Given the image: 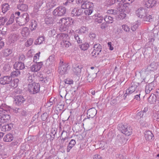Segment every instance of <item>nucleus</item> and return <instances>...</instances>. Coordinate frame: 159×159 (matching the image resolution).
<instances>
[{"instance_id": "1", "label": "nucleus", "mask_w": 159, "mask_h": 159, "mask_svg": "<svg viewBox=\"0 0 159 159\" xmlns=\"http://www.w3.org/2000/svg\"><path fill=\"white\" fill-rule=\"evenodd\" d=\"M40 85L39 83L33 82L28 85V91L30 94H35L40 90Z\"/></svg>"}, {"instance_id": "2", "label": "nucleus", "mask_w": 159, "mask_h": 159, "mask_svg": "<svg viewBox=\"0 0 159 159\" xmlns=\"http://www.w3.org/2000/svg\"><path fill=\"white\" fill-rule=\"evenodd\" d=\"M138 85V83L135 81H133L131 83L130 87L126 90V92L124 95V99H125L127 95H129L133 92H134Z\"/></svg>"}, {"instance_id": "3", "label": "nucleus", "mask_w": 159, "mask_h": 159, "mask_svg": "<svg viewBox=\"0 0 159 159\" xmlns=\"http://www.w3.org/2000/svg\"><path fill=\"white\" fill-rule=\"evenodd\" d=\"M30 20V16L27 13L22 14L19 17V20L18 21L19 25L22 26L26 24Z\"/></svg>"}, {"instance_id": "4", "label": "nucleus", "mask_w": 159, "mask_h": 159, "mask_svg": "<svg viewBox=\"0 0 159 159\" xmlns=\"http://www.w3.org/2000/svg\"><path fill=\"white\" fill-rule=\"evenodd\" d=\"M66 35H67L66 34L61 33L58 34L57 36V38H59V39L62 40V41L61 42V47L63 48H68L71 45V43L70 42L64 39V38L65 37Z\"/></svg>"}, {"instance_id": "5", "label": "nucleus", "mask_w": 159, "mask_h": 159, "mask_svg": "<svg viewBox=\"0 0 159 159\" xmlns=\"http://www.w3.org/2000/svg\"><path fill=\"white\" fill-rule=\"evenodd\" d=\"M118 129L120 130L122 133L128 136L130 135L132 132V129L130 126L126 125H123L121 127L119 126Z\"/></svg>"}, {"instance_id": "6", "label": "nucleus", "mask_w": 159, "mask_h": 159, "mask_svg": "<svg viewBox=\"0 0 159 159\" xmlns=\"http://www.w3.org/2000/svg\"><path fill=\"white\" fill-rule=\"evenodd\" d=\"M66 8L62 6L57 7L53 11V14L55 16H62L66 13Z\"/></svg>"}, {"instance_id": "7", "label": "nucleus", "mask_w": 159, "mask_h": 159, "mask_svg": "<svg viewBox=\"0 0 159 159\" xmlns=\"http://www.w3.org/2000/svg\"><path fill=\"white\" fill-rule=\"evenodd\" d=\"M94 50L91 53L93 56H96L98 55L100 52L102 50V46L99 44H96L94 45Z\"/></svg>"}, {"instance_id": "8", "label": "nucleus", "mask_w": 159, "mask_h": 159, "mask_svg": "<svg viewBox=\"0 0 159 159\" xmlns=\"http://www.w3.org/2000/svg\"><path fill=\"white\" fill-rule=\"evenodd\" d=\"M12 80V78L10 76H4L0 78V84L2 85L8 84Z\"/></svg>"}, {"instance_id": "9", "label": "nucleus", "mask_w": 159, "mask_h": 159, "mask_svg": "<svg viewBox=\"0 0 159 159\" xmlns=\"http://www.w3.org/2000/svg\"><path fill=\"white\" fill-rule=\"evenodd\" d=\"M43 64L42 62H36L33 65L30 67L31 71L35 72L39 71L42 67Z\"/></svg>"}, {"instance_id": "10", "label": "nucleus", "mask_w": 159, "mask_h": 159, "mask_svg": "<svg viewBox=\"0 0 159 159\" xmlns=\"http://www.w3.org/2000/svg\"><path fill=\"white\" fill-rule=\"evenodd\" d=\"M146 13V11L143 7H140L135 11L136 16L138 17L141 19L145 16Z\"/></svg>"}, {"instance_id": "11", "label": "nucleus", "mask_w": 159, "mask_h": 159, "mask_svg": "<svg viewBox=\"0 0 159 159\" xmlns=\"http://www.w3.org/2000/svg\"><path fill=\"white\" fill-rule=\"evenodd\" d=\"M156 4V0H146L143 3L144 6L147 8H152L154 7Z\"/></svg>"}, {"instance_id": "12", "label": "nucleus", "mask_w": 159, "mask_h": 159, "mask_svg": "<svg viewBox=\"0 0 159 159\" xmlns=\"http://www.w3.org/2000/svg\"><path fill=\"white\" fill-rule=\"evenodd\" d=\"M10 107L5 104H2L0 106V119L4 114L9 110Z\"/></svg>"}, {"instance_id": "13", "label": "nucleus", "mask_w": 159, "mask_h": 159, "mask_svg": "<svg viewBox=\"0 0 159 159\" xmlns=\"http://www.w3.org/2000/svg\"><path fill=\"white\" fill-rule=\"evenodd\" d=\"M97 113V110L94 108H93L89 109L87 111V116L88 119L93 118L96 115Z\"/></svg>"}, {"instance_id": "14", "label": "nucleus", "mask_w": 159, "mask_h": 159, "mask_svg": "<svg viewBox=\"0 0 159 159\" xmlns=\"http://www.w3.org/2000/svg\"><path fill=\"white\" fill-rule=\"evenodd\" d=\"M82 68V67L81 65L77 64L73 66L72 70L75 75H79L81 73V69Z\"/></svg>"}, {"instance_id": "15", "label": "nucleus", "mask_w": 159, "mask_h": 159, "mask_svg": "<svg viewBox=\"0 0 159 159\" xmlns=\"http://www.w3.org/2000/svg\"><path fill=\"white\" fill-rule=\"evenodd\" d=\"M68 68H69V65H62L61 66H59L58 71L60 74L63 75L66 73Z\"/></svg>"}, {"instance_id": "16", "label": "nucleus", "mask_w": 159, "mask_h": 159, "mask_svg": "<svg viewBox=\"0 0 159 159\" xmlns=\"http://www.w3.org/2000/svg\"><path fill=\"white\" fill-rule=\"evenodd\" d=\"M25 101V99L21 95L16 96L15 98L14 102L16 105H20Z\"/></svg>"}, {"instance_id": "17", "label": "nucleus", "mask_w": 159, "mask_h": 159, "mask_svg": "<svg viewBox=\"0 0 159 159\" xmlns=\"http://www.w3.org/2000/svg\"><path fill=\"white\" fill-rule=\"evenodd\" d=\"M8 39L10 43H14L19 39V35L18 34H13L10 35Z\"/></svg>"}, {"instance_id": "18", "label": "nucleus", "mask_w": 159, "mask_h": 159, "mask_svg": "<svg viewBox=\"0 0 159 159\" xmlns=\"http://www.w3.org/2000/svg\"><path fill=\"white\" fill-rule=\"evenodd\" d=\"M44 2H45L46 3V5H47V0H37L36 6L34 7V11H38V10L39 8H40ZM46 6L47 7H49V6H47V5H46Z\"/></svg>"}, {"instance_id": "19", "label": "nucleus", "mask_w": 159, "mask_h": 159, "mask_svg": "<svg viewBox=\"0 0 159 159\" xmlns=\"http://www.w3.org/2000/svg\"><path fill=\"white\" fill-rule=\"evenodd\" d=\"M116 9L120 12L123 11L124 9L123 8V0H117L116 3Z\"/></svg>"}, {"instance_id": "20", "label": "nucleus", "mask_w": 159, "mask_h": 159, "mask_svg": "<svg viewBox=\"0 0 159 159\" xmlns=\"http://www.w3.org/2000/svg\"><path fill=\"white\" fill-rule=\"evenodd\" d=\"M93 6V3L87 0L85 3L81 5V7L83 9H92Z\"/></svg>"}, {"instance_id": "21", "label": "nucleus", "mask_w": 159, "mask_h": 159, "mask_svg": "<svg viewBox=\"0 0 159 159\" xmlns=\"http://www.w3.org/2000/svg\"><path fill=\"white\" fill-rule=\"evenodd\" d=\"M54 57L55 56L54 55H52L49 57V58L46 61L45 64L47 66H49L54 64L55 62Z\"/></svg>"}, {"instance_id": "22", "label": "nucleus", "mask_w": 159, "mask_h": 159, "mask_svg": "<svg viewBox=\"0 0 159 159\" xmlns=\"http://www.w3.org/2000/svg\"><path fill=\"white\" fill-rule=\"evenodd\" d=\"M126 141V139L123 136L120 135L117 136L116 142L119 145L124 144Z\"/></svg>"}, {"instance_id": "23", "label": "nucleus", "mask_w": 159, "mask_h": 159, "mask_svg": "<svg viewBox=\"0 0 159 159\" xmlns=\"http://www.w3.org/2000/svg\"><path fill=\"white\" fill-rule=\"evenodd\" d=\"M14 67L15 69L17 70H22L25 68L24 64L22 62H16L14 65Z\"/></svg>"}, {"instance_id": "24", "label": "nucleus", "mask_w": 159, "mask_h": 159, "mask_svg": "<svg viewBox=\"0 0 159 159\" xmlns=\"http://www.w3.org/2000/svg\"><path fill=\"white\" fill-rule=\"evenodd\" d=\"M144 137L146 140H151L153 137V135L150 131H146L144 133Z\"/></svg>"}, {"instance_id": "25", "label": "nucleus", "mask_w": 159, "mask_h": 159, "mask_svg": "<svg viewBox=\"0 0 159 159\" xmlns=\"http://www.w3.org/2000/svg\"><path fill=\"white\" fill-rule=\"evenodd\" d=\"M10 118V116L6 112L1 117L0 121L1 123H4L8 122Z\"/></svg>"}, {"instance_id": "26", "label": "nucleus", "mask_w": 159, "mask_h": 159, "mask_svg": "<svg viewBox=\"0 0 159 159\" xmlns=\"http://www.w3.org/2000/svg\"><path fill=\"white\" fill-rule=\"evenodd\" d=\"M74 38L77 41L78 43H82V40L83 39L84 36L80 33L78 34H75L74 35Z\"/></svg>"}, {"instance_id": "27", "label": "nucleus", "mask_w": 159, "mask_h": 159, "mask_svg": "<svg viewBox=\"0 0 159 159\" xmlns=\"http://www.w3.org/2000/svg\"><path fill=\"white\" fill-rule=\"evenodd\" d=\"M13 139V136L12 134L9 133L6 135L4 137L3 141L5 142H10Z\"/></svg>"}, {"instance_id": "28", "label": "nucleus", "mask_w": 159, "mask_h": 159, "mask_svg": "<svg viewBox=\"0 0 159 159\" xmlns=\"http://www.w3.org/2000/svg\"><path fill=\"white\" fill-rule=\"evenodd\" d=\"M11 63L9 62H4L3 68V71L8 72L9 71L11 68Z\"/></svg>"}, {"instance_id": "29", "label": "nucleus", "mask_w": 159, "mask_h": 159, "mask_svg": "<svg viewBox=\"0 0 159 159\" xmlns=\"http://www.w3.org/2000/svg\"><path fill=\"white\" fill-rule=\"evenodd\" d=\"M30 31L29 29L26 27L23 28L21 31V34L22 36L24 37L27 36L30 34Z\"/></svg>"}, {"instance_id": "30", "label": "nucleus", "mask_w": 159, "mask_h": 159, "mask_svg": "<svg viewBox=\"0 0 159 159\" xmlns=\"http://www.w3.org/2000/svg\"><path fill=\"white\" fill-rule=\"evenodd\" d=\"M157 63L153 62L148 66L147 69L148 70L153 71L157 69Z\"/></svg>"}, {"instance_id": "31", "label": "nucleus", "mask_w": 159, "mask_h": 159, "mask_svg": "<svg viewBox=\"0 0 159 159\" xmlns=\"http://www.w3.org/2000/svg\"><path fill=\"white\" fill-rule=\"evenodd\" d=\"M17 8L22 11H26L28 9V6L25 4L20 3L18 5Z\"/></svg>"}, {"instance_id": "32", "label": "nucleus", "mask_w": 159, "mask_h": 159, "mask_svg": "<svg viewBox=\"0 0 159 159\" xmlns=\"http://www.w3.org/2000/svg\"><path fill=\"white\" fill-rule=\"evenodd\" d=\"M57 1V0H47V5L49 6L50 8H52L56 6Z\"/></svg>"}, {"instance_id": "33", "label": "nucleus", "mask_w": 159, "mask_h": 159, "mask_svg": "<svg viewBox=\"0 0 159 159\" xmlns=\"http://www.w3.org/2000/svg\"><path fill=\"white\" fill-rule=\"evenodd\" d=\"M76 142L75 140L71 139L69 143L66 150L67 152H70V150L72 149L73 147L75 144Z\"/></svg>"}, {"instance_id": "34", "label": "nucleus", "mask_w": 159, "mask_h": 159, "mask_svg": "<svg viewBox=\"0 0 159 159\" xmlns=\"http://www.w3.org/2000/svg\"><path fill=\"white\" fill-rule=\"evenodd\" d=\"M157 93L154 95H151L148 98V101L149 103L151 104H154L156 100H157L156 98Z\"/></svg>"}, {"instance_id": "35", "label": "nucleus", "mask_w": 159, "mask_h": 159, "mask_svg": "<svg viewBox=\"0 0 159 159\" xmlns=\"http://www.w3.org/2000/svg\"><path fill=\"white\" fill-rule=\"evenodd\" d=\"M13 126L12 124H9L6 125H3L2 126V130L3 131H8L10 130Z\"/></svg>"}, {"instance_id": "36", "label": "nucleus", "mask_w": 159, "mask_h": 159, "mask_svg": "<svg viewBox=\"0 0 159 159\" xmlns=\"http://www.w3.org/2000/svg\"><path fill=\"white\" fill-rule=\"evenodd\" d=\"M89 45L87 43L85 42L79 45V47L81 50L85 51L89 47Z\"/></svg>"}, {"instance_id": "37", "label": "nucleus", "mask_w": 159, "mask_h": 159, "mask_svg": "<svg viewBox=\"0 0 159 159\" xmlns=\"http://www.w3.org/2000/svg\"><path fill=\"white\" fill-rule=\"evenodd\" d=\"M10 7L9 5L7 3H4L2 5V11L4 13L6 12L8 10Z\"/></svg>"}, {"instance_id": "38", "label": "nucleus", "mask_w": 159, "mask_h": 159, "mask_svg": "<svg viewBox=\"0 0 159 159\" xmlns=\"http://www.w3.org/2000/svg\"><path fill=\"white\" fill-rule=\"evenodd\" d=\"M26 77H27V80L29 83L32 82L34 78V74H32L29 73L27 74Z\"/></svg>"}, {"instance_id": "39", "label": "nucleus", "mask_w": 159, "mask_h": 159, "mask_svg": "<svg viewBox=\"0 0 159 159\" xmlns=\"http://www.w3.org/2000/svg\"><path fill=\"white\" fill-rule=\"evenodd\" d=\"M105 21L107 23H112L113 22V18L110 16H105L104 18Z\"/></svg>"}, {"instance_id": "40", "label": "nucleus", "mask_w": 159, "mask_h": 159, "mask_svg": "<svg viewBox=\"0 0 159 159\" xmlns=\"http://www.w3.org/2000/svg\"><path fill=\"white\" fill-rule=\"evenodd\" d=\"M142 19L144 21L150 22L152 20V16L150 15L147 14L146 13L145 16L143 17Z\"/></svg>"}, {"instance_id": "41", "label": "nucleus", "mask_w": 159, "mask_h": 159, "mask_svg": "<svg viewBox=\"0 0 159 159\" xmlns=\"http://www.w3.org/2000/svg\"><path fill=\"white\" fill-rule=\"evenodd\" d=\"M20 72L19 70L15 69V70L13 71L11 74V77H15L18 76L20 75Z\"/></svg>"}, {"instance_id": "42", "label": "nucleus", "mask_w": 159, "mask_h": 159, "mask_svg": "<svg viewBox=\"0 0 159 159\" xmlns=\"http://www.w3.org/2000/svg\"><path fill=\"white\" fill-rule=\"evenodd\" d=\"M19 82V80L18 79H15L11 82L10 86L12 87H17Z\"/></svg>"}, {"instance_id": "43", "label": "nucleus", "mask_w": 159, "mask_h": 159, "mask_svg": "<svg viewBox=\"0 0 159 159\" xmlns=\"http://www.w3.org/2000/svg\"><path fill=\"white\" fill-rule=\"evenodd\" d=\"M53 19L51 16H47L45 19V23L47 24H51L52 23Z\"/></svg>"}, {"instance_id": "44", "label": "nucleus", "mask_w": 159, "mask_h": 159, "mask_svg": "<svg viewBox=\"0 0 159 159\" xmlns=\"http://www.w3.org/2000/svg\"><path fill=\"white\" fill-rule=\"evenodd\" d=\"M12 50L10 49H5L3 52V55L5 57H7L12 53Z\"/></svg>"}, {"instance_id": "45", "label": "nucleus", "mask_w": 159, "mask_h": 159, "mask_svg": "<svg viewBox=\"0 0 159 159\" xmlns=\"http://www.w3.org/2000/svg\"><path fill=\"white\" fill-rule=\"evenodd\" d=\"M7 20L8 19L6 17H0V26L4 25Z\"/></svg>"}, {"instance_id": "46", "label": "nucleus", "mask_w": 159, "mask_h": 159, "mask_svg": "<svg viewBox=\"0 0 159 159\" xmlns=\"http://www.w3.org/2000/svg\"><path fill=\"white\" fill-rule=\"evenodd\" d=\"M44 41V38L43 37H40L36 40L35 44H40L42 43Z\"/></svg>"}, {"instance_id": "47", "label": "nucleus", "mask_w": 159, "mask_h": 159, "mask_svg": "<svg viewBox=\"0 0 159 159\" xmlns=\"http://www.w3.org/2000/svg\"><path fill=\"white\" fill-rule=\"evenodd\" d=\"M153 86L152 84H149L146 86L145 88V92L146 93H148L153 89Z\"/></svg>"}, {"instance_id": "48", "label": "nucleus", "mask_w": 159, "mask_h": 159, "mask_svg": "<svg viewBox=\"0 0 159 159\" xmlns=\"http://www.w3.org/2000/svg\"><path fill=\"white\" fill-rule=\"evenodd\" d=\"M31 30H35L36 29L37 26L36 21L34 20H31Z\"/></svg>"}, {"instance_id": "49", "label": "nucleus", "mask_w": 159, "mask_h": 159, "mask_svg": "<svg viewBox=\"0 0 159 159\" xmlns=\"http://www.w3.org/2000/svg\"><path fill=\"white\" fill-rule=\"evenodd\" d=\"M14 14H12L11 15L9 20L6 24L7 25H9L13 22L14 21Z\"/></svg>"}, {"instance_id": "50", "label": "nucleus", "mask_w": 159, "mask_h": 159, "mask_svg": "<svg viewBox=\"0 0 159 159\" xmlns=\"http://www.w3.org/2000/svg\"><path fill=\"white\" fill-rule=\"evenodd\" d=\"M57 129L55 128H52L51 130V135H50L51 137L52 138V139H53L55 137V135L57 133Z\"/></svg>"}, {"instance_id": "51", "label": "nucleus", "mask_w": 159, "mask_h": 159, "mask_svg": "<svg viewBox=\"0 0 159 159\" xmlns=\"http://www.w3.org/2000/svg\"><path fill=\"white\" fill-rule=\"evenodd\" d=\"M33 39H32L30 38L25 43V45L27 47H28L31 46L33 43Z\"/></svg>"}, {"instance_id": "52", "label": "nucleus", "mask_w": 159, "mask_h": 159, "mask_svg": "<svg viewBox=\"0 0 159 159\" xmlns=\"http://www.w3.org/2000/svg\"><path fill=\"white\" fill-rule=\"evenodd\" d=\"M143 111H140L136 115L135 117V118L137 120H139L142 118L143 115Z\"/></svg>"}, {"instance_id": "53", "label": "nucleus", "mask_w": 159, "mask_h": 159, "mask_svg": "<svg viewBox=\"0 0 159 159\" xmlns=\"http://www.w3.org/2000/svg\"><path fill=\"white\" fill-rule=\"evenodd\" d=\"M66 25H71L73 23V20L70 17H66Z\"/></svg>"}, {"instance_id": "54", "label": "nucleus", "mask_w": 159, "mask_h": 159, "mask_svg": "<svg viewBox=\"0 0 159 159\" xmlns=\"http://www.w3.org/2000/svg\"><path fill=\"white\" fill-rule=\"evenodd\" d=\"M40 53V52H39L36 54L34 56V58H33V61L34 62H35V63L38 62H37V61L39 59Z\"/></svg>"}, {"instance_id": "55", "label": "nucleus", "mask_w": 159, "mask_h": 159, "mask_svg": "<svg viewBox=\"0 0 159 159\" xmlns=\"http://www.w3.org/2000/svg\"><path fill=\"white\" fill-rule=\"evenodd\" d=\"M88 29L87 27L85 26H82L80 30V32L81 33H84L88 31Z\"/></svg>"}, {"instance_id": "56", "label": "nucleus", "mask_w": 159, "mask_h": 159, "mask_svg": "<svg viewBox=\"0 0 159 159\" xmlns=\"http://www.w3.org/2000/svg\"><path fill=\"white\" fill-rule=\"evenodd\" d=\"M93 11L92 9H86L84 11V13L86 15L89 16L92 13Z\"/></svg>"}, {"instance_id": "57", "label": "nucleus", "mask_w": 159, "mask_h": 159, "mask_svg": "<svg viewBox=\"0 0 159 159\" xmlns=\"http://www.w3.org/2000/svg\"><path fill=\"white\" fill-rule=\"evenodd\" d=\"M103 17L101 16H98V17L96 18L95 20L96 22H97L98 23H100L102 22V21L104 19Z\"/></svg>"}, {"instance_id": "58", "label": "nucleus", "mask_w": 159, "mask_h": 159, "mask_svg": "<svg viewBox=\"0 0 159 159\" xmlns=\"http://www.w3.org/2000/svg\"><path fill=\"white\" fill-rule=\"evenodd\" d=\"M94 78L92 75L88 74L86 80L88 82H91L93 81Z\"/></svg>"}, {"instance_id": "59", "label": "nucleus", "mask_w": 159, "mask_h": 159, "mask_svg": "<svg viewBox=\"0 0 159 159\" xmlns=\"http://www.w3.org/2000/svg\"><path fill=\"white\" fill-rule=\"evenodd\" d=\"M48 116V115L47 113H44L41 116V119L43 121H45L47 119Z\"/></svg>"}, {"instance_id": "60", "label": "nucleus", "mask_w": 159, "mask_h": 159, "mask_svg": "<svg viewBox=\"0 0 159 159\" xmlns=\"http://www.w3.org/2000/svg\"><path fill=\"white\" fill-rule=\"evenodd\" d=\"M73 81L72 80L67 78L65 80V83L69 84H71L73 83Z\"/></svg>"}, {"instance_id": "61", "label": "nucleus", "mask_w": 159, "mask_h": 159, "mask_svg": "<svg viewBox=\"0 0 159 159\" xmlns=\"http://www.w3.org/2000/svg\"><path fill=\"white\" fill-rule=\"evenodd\" d=\"M77 8H74L71 12V14L72 16H76V13L77 12Z\"/></svg>"}, {"instance_id": "62", "label": "nucleus", "mask_w": 159, "mask_h": 159, "mask_svg": "<svg viewBox=\"0 0 159 159\" xmlns=\"http://www.w3.org/2000/svg\"><path fill=\"white\" fill-rule=\"evenodd\" d=\"M116 0H107V2L108 5L111 6L114 4L116 2Z\"/></svg>"}, {"instance_id": "63", "label": "nucleus", "mask_w": 159, "mask_h": 159, "mask_svg": "<svg viewBox=\"0 0 159 159\" xmlns=\"http://www.w3.org/2000/svg\"><path fill=\"white\" fill-rule=\"evenodd\" d=\"M66 17L63 18L60 20L59 23L61 24L66 25Z\"/></svg>"}, {"instance_id": "64", "label": "nucleus", "mask_w": 159, "mask_h": 159, "mask_svg": "<svg viewBox=\"0 0 159 159\" xmlns=\"http://www.w3.org/2000/svg\"><path fill=\"white\" fill-rule=\"evenodd\" d=\"M126 15L124 13L121 12L119 15V17L121 19H123L126 17Z\"/></svg>"}]
</instances>
